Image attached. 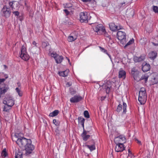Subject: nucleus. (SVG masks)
<instances>
[{"instance_id":"cd10ccee","label":"nucleus","mask_w":158,"mask_h":158,"mask_svg":"<svg viewBox=\"0 0 158 158\" xmlns=\"http://www.w3.org/2000/svg\"><path fill=\"white\" fill-rule=\"evenodd\" d=\"M1 155L3 157H6L8 156V153L6 151V148H4L2 151L1 153Z\"/></svg>"},{"instance_id":"ea45409f","label":"nucleus","mask_w":158,"mask_h":158,"mask_svg":"<svg viewBox=\"0 0 158 158\" xmlns=\"http://www.w3.org/2000/svg\"><path fill=\"white\" fill-rule=\"evenodd\" d=\"M63 72L64 74V76L65 77L68 75V74L69 72V69H66L65 71H63Z\"/></svg>"},{"instance_id":"393cba45","label":"nucleus","mask_w":158,"mask_h":158,"mask_svg":"<svg viewBox=\"0 0 158 158\" xmlns=\"http://www.w3.org/2000/svg\"><path fill=\"white\" fill-rule=\"evenodd\" d=\"M149 77V75L148 73H145L144 75H142L140 78V80H144L145 82L146 83L148 81V78Z\"/></svg>"},{"instance_id":"aec40b11","label":"nucleus","mask_w":158,"mask_h":158,"mask_svg":"<svg viewBox=\"0 0 158 158\" xmlns=\"http://www.w3.org/2000/svg\"><path fill=\"white\" fill-rule=\"evenodd\" d=\"M126 72L123 70H120L119 72L118 77L124 79L126 77Z\"/></svg>"},{"instance_id":"2f4dec72","label":"nucleus","mask_w":158,"mask_h":158,"mask_svg":"<svg viewBox=\"0 0 158 158\" xmlns=\"http://www.w3.org/2000/svg\"><path fill=\"white\" fill-rule=\"evenodd\" d=\"M15 157V158H22V154L20 152H18L17 153H16Z\"/></svg>"},{"instance_id":"4468645a","label":"nucleus","mask_w":158,"mask_h":158,"mask_svg":"<svg viewBox=\"0 0 158 158\" xmlns=\"http://www.w3.org/2000/svg\"><path fill=\"white\" fill-rule=\"evenodd\" d=\"M83 99L82 97L80 95H75L72 97L70 100V102L71 103H77Z\"/></svg>"},{"instance_id":"c03bdc74","label":"nucleus","mask_w":158,"mask_h":158,"mask_svg":"<svg viewBox=\"0 0 158 158\" xmlns=\"http://www.w3.org/2000/svg\"><path fill=\"white\" fill-rule=\"evenodd\" d=\"M67 15H68L69 14V11H68L67 9H65L64 10Z\"/></svg>"},{"instance_id":"de8ad7c7","label":"nucleus","mask_w":158,"mask_h":158,"mask_svg":"<svg viewBox=\"0 0 158 158\" xmlns=\"http://www.w3.org/2000/svg\"><path fill=\"white\" fill-rule=\"evenodd\" d=\"M110 90V88L109 87H107L106 89V93H108L109 92Z\"/></svg>"},{"instance_id":"a18cd8bd","label":"nucleus","mask_w":158,"mask_h":158,"mask_svg":"<svg viewBox=\"0 0 158 158\" xmlns=\"http://www.w3.org/2000/svg\"><path fill=\"white\" fill-rule=\"evenodd\" d=\"M6 79L5 78H0V84H1L2 83H3L5 81Z\"/></svg>"},{"instance_id":"6e6552de","label":"nucleus","mask_w":158,"mask_h":158,"mask_svg":"<svg viewBox=\"0 0 158 158\" xmlns=\"http://www.w3.org/2000/svg\"><path fill=\"white\" fill-rule=\"evenodd\" d=\"M2 15L5 18L9 17L10 15L11 10L10 8L4 6L1 10Z\"/></svg>"},{"instance_id":"4be33fe9","label":"nucleus","mask_w":158,"mask_h":158,"mask_svg":"<svg viewBox=\"0 0 158 158\" xmlns=\"http://www.w3.org/2000/svg\"><path fill=\"white\" fill-rule=\"evenodd\" d=\"M91 142L92 143L91 145H86L85 146L88 148L90 151H92L94 150L95 149V147L94 144V143L93 140L91 141Z\"/></svg>"},{"instance_id":"2eb2a0df","label":"nucleus","mask_w":158,"mask_h":158,"mask_svg":"<svg viewBox=\"0 0 158 158\" xmlns=\"http://www.w3.org/2000/svg\"><path fill=\"white\" fill-rule=\"evenodd\" d=\"M131 73L133 77L135 80L137 81L140 80V72L138 71H134L132 70Z\"/></svg>"},{"instance_id":"f257e3e1","label":"nucleus","mask_w":158,"mask_h":158,"mask_svg":"<svg viewBox=\"0 0 158 158\" xmlns=\"http://www.w3.org/2000/svg\"><path fill=\"white\" fill-rule=\"evenodd\" d=\"M147 95L145 88L142 87L140 88L139 92L138 101L141 104H144L146 100Z\"/></svg>"},{"instance_id":"58836bf2","label":"nucleus","mask_w":158,"mask_h":158,"mask_svg":"<svg viewBox=\"0 0 158 158\" xmlns=\"http://www.w3.org/2000/svg\"><path fill=\"white\" fill-rule=\"evenodd\" d=\"M53 123L56 126L59 125V122L58 121H57L56 119H54L53 120Z\"/></svg>"},{"instance_id":"9d476101","label":"nucleus","mask_w":158,"mask_h":158,"mask_svg":"<svg viewBox=\"0 0 158 158\" xmlns=\"http://www.w3.org/2000/svg\"><path fill=\"white\" fill-rule=\"evenodd\" d=\"M95 31L98 35H100L103 33L106 32L105 27L102 24H99L96 26Z\"/></svg>"},{"instance_id":"f704fd0d","label":"nucleus","mask_w":158,"mask_h":158,"mask_svg":"<svg viewBox=\"0 0 158 158\" xmlns=\"http://www.w3.org/2000/svg\"><path fill=\"white\" fill-rule=\"evenodd\" d=\"M10 107H11L10 106H9L7 105L5 106L3 108V110L6 112H8L10 109Z\"/></svg>"},{"instance_id":"3c124183","label":"nucleus","mask_w":158,"mask_h":158,"mask_svg":"<svg viewBox=\"0 0 158 158\" xmlns=\"http://www.w3.org/2000/svg\"><path fill=\"white\" fill-rule=\"evenodd\" d=\"M107 55L110 58V60H111V56L109 54H108V53H107Z\"/></svg>"},{"instance_id":"a878e982","label":"nucleus","mask_w":158,"mask_h":158,"mask_svg":"<svg viewBox=\"0 0 158 158\" xmlns=\"http://www.w3.org/2000/svg\"><path fill=\"white\" fill-rule=\"evenodd\" d=\"M59 113V111L58 110H55L52 112L50 113L49 116L53 117L57 116Z\"/></svg>"},{"instance_id":"9b49d317","label":"nucleus","mask_w":158,"mask_h":158,"mask_svg":"<svg viewBox=\"0 0 158 158\" xmlns=\"http://www.w3.org/2000/svg\"><path fill=\"white\" fill-rule=\"evenodd\" d=\"M109 27L110 29L112 31H115L117 30L122 29L123 28V27L120 25L118 26L116 25L114 23H110L109 24Z\"/></svg>"},{"instance_id":"e433bc0d","label":"nucleus","mask_w":158,"mask_h":158,"mask_svg":"<svg viewBox=\"0 0 158 158\" xmlns=\"http://www.w3.org/2000/svg\"><path fill=\"white\" fill-rule=\"evenodd\" d=\"M15 90L16 91V92L18 93V95L20 96H22V94L21 93H20V89H19V88H16V89H15Z\"/></svg>"},{"instance_id":"37998d69","label":"nucleus","mask_w":158,"mask_h":158,"mask_svg":"<svg viewBox=\"0 0 158 158\" xmlns=\"http://www.w3.org/2000/svg\"><path fill=\"white\" fill-rule=\"evenodd\" d=\"M13 14L15 15V16H18L19 15V12L18 11L14 12Z\"/></svg>"},{"instance_id":"a211bd4d","label":"nucleus","mask_w":158,"mask_h":158,"mask_svg":"<svg viewBox=\"0 0 158 158\" xmlns=\"http://www.w3.org/2000/svg\"><path fill=\"white\" fill-rule=\"evenodd\" d=\"M148 56L151 59L153 60L156 57L157 53L156 52L152 51L149 53Z\"/></svg>"},{"instance_id":"6e6d98bb","label":"nucleus","mask_w":158,"mask_h":158,"mask_svg":"<svg viewBox=\"0 0 158 158\" xmlns=\"http://www.w3.org/2000/svg\"><path fill=\"white\" fill-rule=\"evenodd\" d=\"M128 152H130V151L129 149L128 150Z\"/></svg>"},{"instance_id":"09e8293b","label":"nucleus","mask_w":158,"mask_h":158,"mask_svg":"<svg viewBox=\"0 0 158 158\" xmlns=\"http://www.w3.org/2000/svg\"><path fill=\"white\" fill-rule=\"evenodd\" d=\"M84 2H90L92 0H81Z\"/></svg>"},{"instance_id":"5701e85b","label":"nucleus","mask_w":158,"mask_h":158,"mask_svg":"<svg viewBox=\"0 0 158 158\" xmlns=\"http://www.w3.org/2000/svg\"><path fill=\"white\" fill-rule=\"evenodd\" d=\"M7 89L6 87H0V97L1 96L4 94L7 90Z\"/></svg>"},{"instance_id":"4c0bfd02","label":"nucleus","mask_w":158,"mask_h":158,"mask_svg":"<svg viewBox=\"0 0 158 158\" xmlns=\"http://www.w3.org/2000/svg\"><path fill=\"white\" fill-rule=\"evenodd\" d=\"M99 48L102 52L106 54L108 53L107 50L105 49L104 48H102L101 47H99Z\"/></svg>"},{"instance_id":"5fc2aeb1","label":"nucleus","mask_w":158,"mask_h":158,"mask_svg":"<svg viewBox=\"0 0 158 158\" xmlns=\"http://www.w3.org/2000/svg\"><path fill=\"white\" fill-rule=\"evenodd\" d=\"M108 38H110V36H107Z\"/></svg>"},{"instance_id":"20e7f679","label":"nucleus","mask_w":158,"mask_h":158,"mask_svg":"<svg viewBox=\"0 0 158 158\" xmlns=\"http://www.w3.org/2000/svg\"><path fill=\"white\" fill-rule=\"evenodd\" d=\"M3 103L6 105L12 107L14 105L15 101L12 96L9 95H7L4 98Z\"/></svg>"},{"instance_id":"864d4df0","label":"nucleus","mask_w":158,"mask_h":158,"mask_svg":"<svg viewBox=\"0 0 158 158\" xmlns=\"http://www.w3.org/2000/svg\"><path fill=\"white\" fill-rule=\"evenodd\" d=\"M8 77V76L7 75H6V76L5 78H7Z\"/></svg>"},{"instance_id":"72a5a7b5","label":"nucleus","mask_w":158,"mask_h":158,"mask_svg":"<svg viewBox=\"0 0 158 158\" xmlns=\"http://www.w3.org/2000/svg\"><path fill=\"white\" fill-rule=\"evenodd\" d=\"M84 115L85 117L89 118V115L88 112L87 110L84 111Z\"/></svg>"},{"instance_id":"0eeeda50","label":"nucleus","mask_w":158,"mask_h":158,"mask_svg":"<svg viewBox=\"0 0 158 158\" xmlns=\"http://www.w3.org/2000/svg\"><path fill=\"white\" fill-rule=\"evenodd\" d=\"M26 153L27 154L31 153L35 148V146L32 144L31 140H29L28 142L25 147Z\"/></svg>"},{"instance_id":"79ce46f5","label":"nucleus","mask_w":158,"mask_h":158,"mask_svg":"<svg viewBox=\"0 0 158 158\" xmlns=\"http://www.w3.org/2000/svg\"><path fill=\"white\" fill-rule=\"evenodd\" d=\"M72 85V83L71 82H67L66 84V86L69 87L71 86Z\"/></svg>"},{"instance_id":"b1692460","label":"nucleus","mask_w":158,"mask_h":158,"mask_svg":"<svg viewBox=\"0 0 158 158\" xmlns=\"http://www.w3.org/2000/svg\"><path fill=\"white\" fill-rule=\"evenodd\" d=\"M77 39V36L76 35L73 36L70 35L69 36L68 38V40L69 42H72L75 40Z\"/></svg>"},{"instance_id":"ddd939ff","label":"nucleus","mask_w":158,"mask_h":158,"mask_svg":"<svg viewBox=\"0 0 158 158\" xmlns=\"http://www.w3.org/2000/svg\"><path fill=\"white\" fill-rule=\"evenodd\" d=\"M51 55L54 58L57 64L60 63L63 59V58L62 56H60L56 53H52Z\"/></svg>"},{"instance_id":"412c9836","label":"nucleus","mask_w":158,"mask_h":158,"mask_svg":"<svg viewBox=\"0 0 158 158\" xmlns=\"http://www.w3.org/2000/svg\"><path fill=\"white\" fill-rule=\"evenodd\" d=\"M78 123H80L83 129H84V123L85 121V119L82 117H79L78 118Z\"/></svg>"},{"instance_id":"f3484780","label":"nucleus","mask_w":158,"mask_h":158,"mask_svg":"<svg viewBox=\"0 0 158 158\" xmlns=\"http://www.w3.org/2000/svg\"><path fill=\"white\" fill-rule=\"evenodd\" d=\"M87 132L84 129L83 132L81 134V136L82 139L84 141H87L90 137V136L89 135H87Z\"/></svg>"},{"instance_id":"bb28decb","label":"nucleus","mask_w":158,"mask_h":158,"mask_svg":"<svg viewBox=\"0 0 158 158\" xmlns=\"http://www.w3.org/2000/svg\"><path fill=\"white\" fill-rule=\"evenodd\" d=\"M18 3L16 1H13L12 2H10L9 3V5L10 6V7L12 8L13 9H15V4L18 5Z\"/></svg>"},{"instance_id":"7ed1b4c3","label":"nucleus","mask_w":158,"mask_h":158,"mask_svg":"<svg viewBox=\"0 0 158 158\" xmlns=\"http://www.w3.org/2000/svg\"><path fill=\"white\" fill-rule=\"evenodd\" d=\"M19 55L20 57L25 61H27L29 59L30 56L27 53L26 48L23 46L22 47Z\"/></svg>"},{"instance_id":"603ef678","label":"nucleus","mask_w":158,"mask_h":158,"mask_svg":"<svg viewBox=\"0 0 158 158\" xmlns=\"http://www.w3.org/2000/svg\"><path fill=\"white\" fill-rule=\"evenodd\" d=\"M4 66V69H7V67L6 65H3Z\"/></svg>"},{"instance_id":"423d86ee","label":"nucleus","mask_w":158,"mask_h":158,"mask_svg":"<svg viewBox=\"0 0 158 158\" xmlns=\"http://www.w3.org/2000/svg\"><path fill=\"white\" fill-rule=\"evenodd\" d=\"M90 16L86 12H81L80 14V21L82 22H87Z\"/></svg>"},{"instance_id":"39448f33","label":"nucleus","mask_w":158,"mask_h":158,"mask_svg":"<svg viewBox=\"0 0 158 158\" xmlns=\"http://www.w3.org/2000/svg\"><path fill=\"white\" fill-rule=\"evenodd\" d=\"M29 140L30 139H27L24 137H21L18 138L16 143L20 147H25L28 142Z\"/></svg>"},{"instance_id":"8fccbe9b","label":"nucleus","mask_w":158,"mask_h":158,"mask_svg":"<svg viewBox=\"0 0 158 158\" xmlns=\"http://www.w3.org/2000/svg\"><path fill=\"white\" fill-rule=\"evenodd\" d=\"M152 44L154 46H158V43L156 44V43H152Z\"/></svg>"},{"instance_id":"49530a36","label":"nucleus","mask_w":158,"mask_h":158,"mask_svg":"<svg viewBox=\"0 0 158 158\" xmlns=\"http://www.w3.org/2000/svg\"><path fill=\"white\" fill-rule=\"evenodd\" d=\"M32 44L34 45L36 47H38L37 45V44L36 43L35 41H33L32 42Z\"/></svg>"},{"instance_id":"c756f323","label":"nucleus","mask_w":158,"mask_h":158,"mask_svg":"<svg viewBox=\"0 0 158 158\" xmlns=\"http://www.w3.org/2000/svg\"><path fill=\"white\" fill-rule=\"evenodd\" d=\"M134 42V40L133 38L130 40L124 46V48H126L128 46L130 45L133 44Z\"/></svg>"},{"instance_id":"a19ab883","label":"nucleus","mask_w":158,"mask_h":158,"mask_svg":"<svg viewBox=\"0 0 158 158\" xmlns=\"http://www.w3.org/2000/svg\"><path fill=\"white\" fill-rule=\"evenodd\" d=\"M59 75L60 76H62L63 77H65L64 76V74L63 71L60 72H59Z\"/></svg>"},{"instance_id":"1a4fd4ad","label":"nucleus","mask_w":158,"mask_h":158,"mask_svg":"<svg viewBox=\"0 0 158 158\" xmlns=\"http://www.w3.org/2000/svg\"><path fill=\"white\" fill-rule=\"evenodd\" d=\"M115 143H121L124 144L126 142V138L125 136L123 135L115 137L114 139Z\"/></svg>"},{"instance_id":"c9c22d12","label":"nucleus","mask_w":158,"mask_h":158,"mask_svg":"<svg viewBox=\"0 0 158 158\" xmlns=\"http://www.w3.org/2000/svg\"><path fill=\"white\" fill-rule=\"evenodd\" d=\"M153 11L155 13H158V6H153L152 8Z\"/></svg>"},{"instance_id":"473e14b6","label":"nucleus","mask_w":158,"mask_h":158,"mask_svg":"<svg viewBox=\"0 0 158 158\" xmlns=\"http://www.w3.org/2000/svg\"><path fill=\"white\" fill-rule=\"evenodd\" d=\"M122 105L120 104H119V105L117 106L116 109V111L118 112H119L122 110Z\"/></svg>"},{"instance_id":"7c9ffc66","label":"nucleus","mask_w":158,"mask_h":158,"mask_svg":"<svg viewBox=\"0 0 158 158\" xmlns=\"http://www.w3.org/2000/svg\"><path fill=\"white\" fill-rule=\"evenodd\" d=\"M134 42V40L133 38L130 40L124 46V48H126L128 46L130 45L133 44Z\"/></svg>"},{"instance_id":"f03ea898","label":"nucleus","mask_w":158,"mask_h":158,"mask_svg":"<svg viewBox=\"0 0 158 158\" xmlns=\"http://www.w3.org/2000/svg\"><path fill=\"white\" fill-rule=\"evenodd\" d=\"M117 37L118 39L120 41L121 44L124 45L126 43V34L124 32L118 31L117 33Z\"/></svg>"},{"instance_id":"f8f14e48","label":"nucleus","mask_w":158,"mask_h":158,"mask_svg":"<svg viewBox=\"0 0 158 158\" xmlns=\"http://www.w3.org/2000/svg\"><path fill=\"white\" fill-rule=\"evenodd\" d=\"M116 145L115 150L117 152H122L125 150V147L124 144L121 143H115Z\"/></svg>"},{"instance_id":"6ab92c4d","label":"nucleus","mask_w":158,"mask_h":158,"mask_svg":"<svg viewBox=\"0 0 158 158\" xmlns=\"http://www.w3.org/2000/svg\"><path fill=\"white\" fill-rule=\"evenodd\" d=\"M150 69V66L149 64L146 63L144 65L143 64L142 70L144 72H147Z\"/></svg>"},{"instance_id":"dca6fc26","label":"nucleus","mask_w":158,"mask_h":158,"mask_svg":"<svg viewBox=\"0 0 158 158\" xmlns=\"http://www.w3.org/2000/svg\"><path fill=\"white\" fill-rule=\"evenodd\" d=\"M145 58V56L144 55H142L140 57H135L134 58V60L135 62H140L143 60Z\"/></svg>"},{"instance_id":"c85d7f7f","label":"nucleus","mask_w":158,"mask_h":158,"mask_svg":"<svg viewBox=\"0 0 158 158\" xmlns=\"http://www.w3.org/2000/svg\"><path fill=\"white\" fill-rule=\"evenodd\" d=\"M127 105L126 103L125 102H123V113L125 114L126 113L127 110Z\"/></svg>"}]
</instances>
